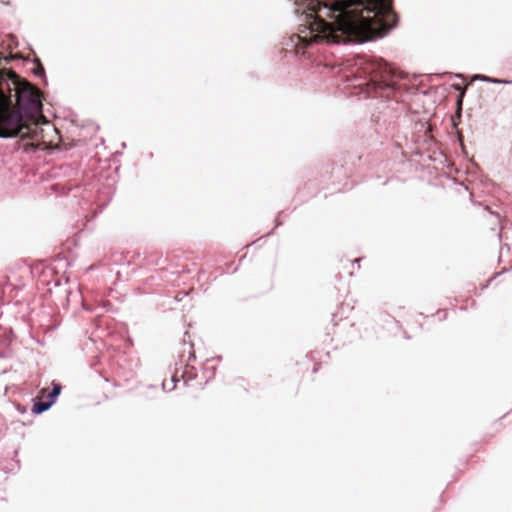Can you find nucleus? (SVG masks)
Wrapping results in <instances>:
<instances>
[{
	"label": "nucleus",
	"instance_id": "nucleus-6",
	"mask_svg": "<svg viewBox=\"0 0 512 512\" xmlns=\"http://www.w3.org/2000/svg\"><path fill=\"white\" fill-rule=\"evenodd\" d=\"M61 393V386L59 384H55L53 383V388H52V391L51 393H49L48 397H49V400H54L55 401V398Z\"/></svg>",
	"mask_w": 512,
	"mask_h": 512
},
{
	"label": "nucleus",
	"instance_id": "nucleus-1",
	"mask_svg": "<svg viewBox=\"0 0 512 512\" xmlns=\"http://www.w3.org/2000/svg\"><path fill=\"white\" fill-rule=\"evenodd\" d=\"M294 4L306 21L296 45L363 43L394 26L390 0H294Z\"/></svg>",
	"mask_w": 512,
	"mask_h": 512
},
{
	"label": "nucleus",
	"instance_id": "nucleus-3",
	"mask_svg": "<svg viewBox=\"0 0 512 512\" xmlns=\"http://www.w3.org/2000/svg\"><path fill=\"white\" fill-rule=\"evenodd\" d=\"M11 99L0 96V138L17 136L27 127V122L33 120L26 117L23 112L16 109L10 111Z\"/></svg>",
	"mask_w": 512,
	"mask_h": 512
},
{
	"label": "nucleus",
	"instance_id": "nucleus-5",
	"mask_svg": "<svg viewBox=\"0 0 512 512\" xmlns=\"http://www.w3.org/2000/svg\"><path fill=\"white\" fill-rule=\"evenodd\" d=\"M473 80H479V81H482V82H489V83H494V84H508V83H510L507 80L491 78V77H488V76H485V75H475L473 77Z\"/></svg>",
	"mask_w": 512,
	"mask_h": 512
},
{
	"label": "nucleus",
	"instance_id": "nucleus-2",
	"mask_svg": "<svg viewBox=\"0 0 512 512\" xmlns=\"http://www.w3.org/2000/svg\"><path fill=\"white\" fill-rule=\"evenodd\" d=\"M0 96H6L15 102V107L26 117L37 120L39 117L44 123L47 121L41 115L42 98L40 91L28 81L12 72H0Z\"/></svg>",
	"mask_w": 512,
	"mask_h": 512
},
{
	"label": "nucleus",
	"instance_id": "nucleus-4",
	"mask_svg": "<svg viewBox=\"0 0 512 512\" xmlns=\"http://www.w3.org/2000/svg\"><path fill=\"white\" fill-rule=\"evenodd\" d=\"M54 403V400H48V401H37L33 404L32 412L34 414H41L45 411H47Z\"/></svg>",
	"mask_w": 512,
	"mask_h": 512
}]
</instances>
